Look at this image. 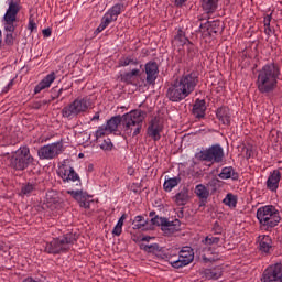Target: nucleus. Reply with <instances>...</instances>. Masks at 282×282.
I'll return each mask as SVG.
<instances>
[{"label":"nucleus","mask_w":282,"mask_h":282,"mask_svg":"<svg viewBox=\"0 0 282 282\" xmlns=\"http://www.w3.org/2000/svg\"><path fill=\"white\" fill-rule=\"evenodd\" d=\"M147 118V112L142 110H131L122 116L111 117L104 127L108 133H116L118 126L121 124V131L127 138H137L142 133V123Z\"/></svg>","instance_id":"nucleus-1"},{"label":"nucleus","mask_w":282,"mask_h":282,"mask_svg":"<svg viewBox=\"0 0 282 282\" xmlns=\"http://www.w3.org/2000/svg\"><path fill=\"white\" fill-rule=\"evenodd\" d=\"M198 83L199 74L197 72L184 73L171 84L167 88L166 96L171 102H182V100H186L195 91Z\"/></svg>","instance_id":"nucleus-2"},{"label":"nucleus","mask_w":282,"mask_h":282,"mask_svg":"<svg viewBox=\"0 0 282 282\" xmlns=\"http://www.w3.org/2000/svg\"><path fill=\"white\" fill-rule=\"evenodd\" d=\"M199 162H210V164H219L224 162V148L221 144L216 143L209 148L198 150L189 166L188 175L192 177H199L202 170H199Z\"/></svg>","instance_id":"nucleus-3"},{"label":"nucleus","mask_w":282,"mask_h":282,"mask_svg":"<svg viewBox=\"0 0 282 282\" xmlns=\"http://www.w3.org/2000/svg\"><path fill=\"white\" fill-rule=\"evenodd\" d=\"M279 76H281V68L278 64L269 63L264 65L257 76L256 85L260 94H272L279 85Z\"/></svg>","instance_id":"nucleus-4"},{"label":"nucleus","mask_w":282,"mask_h":282,"mask_svg":"<svg viewBox=\"0 0 282 282\" xmlns=\"http://www.w3.org/2000/svg\"><path fill=\"white\" fill-rule=\"evenodd\" d=\"M21 12V4L17 0H11L9 7L2 18V25L4 31V43L12 47L14 41L17 40V28L19 19L17 18Z\"/></svg>","instance_id":"nucleus-5"},{"label":"nucleus","mask_w":282,"mask_h":282,"mask_svg":"<svg viewBox=\"0 0 282 282\" xmlns=\"http://www.w3.org/2000/svg\"><path fill=\"white\" fill-rule=\"evenodd\" d=\"M256 217L262 230H272L281 224V214L274 205H264L257 209Z\"/></svg>","instance_id":"nucleus-6"},{"label":"nucleus","mask_w":282,"mask_h":282,"mask_svg":"<svg viewBox=\"0 0 282 282\" xmlns=\"http://www.w3.org/2000/svg\"><path fill=\"white\" fill-rule=\"evenodd\" d=\"M76 241H78V236H76V234H66L54 238L50 242H45L44 252L47 254H62L63 252H68Z\"/></svg>","instance_id":"nucleus-7"},{"label":"nucleus","mask_w":282,"mask_h":282,"mask_svg":"<svg viewBox=\"0 0 282 282\" xmlns=\"http://www.w3.org/2000/svg\"><path fill=\"white\" fill-rule=\"evenodd\" d=\"M89 109H91V98L78 97L62 109V116L67 120H74V118H78Z\"/></svg>","instance_id":"nucleus-8"},{"label":"nucleus","mask_w":282,"mask_h":282,"mask_svg":"<svg viewBox=\"0 0 282 282\" xmlns=\"http://www.w3.org/2000/svg\"><path fill=\"white\" fill-rule=\"evenodd\" d=\"M34 162V158L30 154V148L22 147L18 149L11 158V164L17 171L28 169L29 164Z\"/></svg>","instance_id":"nucleus-9"},{"label":"nucleus","mask_w":282,"mask_h":282,"mask_svg":"<svg viewBox=\"0 0 282 282\" xmlns=\"http://www.w3.org/2000/svg\"><path fill=\"white\" fill-rule=\"evenodd\" d=\"M124 10V3H117L108 9V11L101 18L99 26L96 29L97 34H100V32H105V30H107V28H109L111 23L118 21V15L122 14Z\"/></svg>","instance_id":"nucleus-10"},{"label":"nucleus","mask_w":282,"mask_h":282,"mask_svg":"<svg viewBox=\"0 0 282 282\" xmlns=\"http://www.w3.org/2000/svg\"><path fill=\"white\" fill-rule=\"evenodd\" d=\"M61 153H63V142L61 141L43 145L37 151L40 160H54Z\"/></svg>","instance_id":"nucleus-11"},{"label":"nucleus","mask_w":282,"mask_h":282,"mask_svg":"<svg viewBox=\"0 0 282 282\" xmlns=\"http://www.w3.org/2000/svg\"><path fill=\"white\" fill-rule=\"evenodd\" d=\"M193 259H195V254L193 253V249L191 247H184L180 253L177 260L170 261L172 268H185V265H189L193 263Z\"/></svg>","instance_id":"nucleus-12"},{"label":"nucleus","mask_w":282,"mask_h":282,"mask_svg":"<svg viewBox=\"0 0 282 282\" xmlns=\"http://www.w3.org/2000/svg\"><path fill=\"white\" fill-rule=\"evenodd\" d=\"M262 282H282V267L281 264H275L269 267L261 279Z\"/></svg>","instance_id":"nucleus-13"},{"label":"nucleus","mask_w":282,"mask_h":282,"mask_svg":"<svg viewBox=\"0 0 282 282\" xmlns=\"http://www.w3.org/2000/svg\"><path fill=\"white\" fill-rule=\"evenodd\" d=\"M164 129V126H162V122L160 119L154 118L151 120V122L148 126L147 134L149 138H151L154 142H158L162 138V131Z\"/></svg>","instance_id":"nucleus-14"},{"label":"nucleus","mask_w":282,"mask_h":282,"mask_svg":"<svg viewBox=\"0 0 282 282\" xmlns=\"http://www.w3.org/2000/svg\"><path fill=\"white\" fill-rule=\"evenodd\" d=\"M66 193L78 202L82 208H89L88 199L91 196H89L86 192H83L82 189H68Z\"/></svg>","instance_id":"nucleus-15"},{"label":"nucleus","mask_w":282,"mask_h":282,"mask_svg":"<svg viewBox=\"0 0 282 282\" xmlns=\"http://www.w3.org/2000/svg\"><path fill=\"white\" fill-rule=\"evenodd\" d=\"M57 175L59 177H78V174L74 170V166H72L69 160H64L62 163H59Z\"/></svg>","instance_id":"nucleus-16"},{"label":"nucleus","mask_w":282,"mask_h":282,"mask_svg":"<svg viewBox=\"0 0 282 282\" xmlns=\"http://www.w3.org/2000/svg\"><path fill=\"white\" fill-rule=\"evenodd\" d=\"M145 74H147L145 80L148 85H154L155 80H158V74H160V70L158 68V63L148 62L145 64Z\"/></svg>","instance_id":"nucleus-17"},{"label":"nucleus","mask_w":282,"mask_h":282,"mask_svg":"<svg viewBox=\"0 0 282 282\" xmlns=\"http://www.w3.org/2000/svg\"><path fill=\"white\" fill-rule=\"evenodd\" d=\"M232 115L230 113V108L223 106L216 110V118L225 127H230V120Z\"/></svg>","instance_id":"nucleus-18"},{"label":"nucleus","mask_w":282,"mask_h":282,"mask_svg":"<svg viewBox=\"0 0 282 282\" xmlns=\"http://www.w3.org/2000/svg\"><path fill=\"white\" fill-rule=\"evenodd\" d=\"M56 80V74L51 73L46 75L34 88V94H41L44 89H50L52 83Z\"/></svg>","instance_id":"nucleus-19"},{"label":"nucleus","mask_w":282,"mask_h":282,"mask_svg":"<svg viewBox=\"0 0 282 282\" xmlns=\"http://www.w3.org/2000/svg\"><path fill=\"white\" fill-rule=\"evenodd\" d=\"M192 113L198 120L206 117V100L204 99H196L193 105Z\"/></svg>","instance_id":"nucleus-20"},{"label":"nucleus","mask_w":282,"mask_h":282,"mask_svg":"<svg viewBox=\"0 0 282 282\" xmlns=\"http://www.w3.org/2000/svg\"><path fill=\"white\" fill-rule=\"evenodd\" d=\"M189 193L188 187H183L178 193H176L173 198L176 206H186L188 202H191Z\"/></svg>","instance_id":"nucleus-21"},{"label":"nucleus","mask_w":282,"mask_h":282,"mask_svg":"<svg viewBox=\"0 0 282 282\" xmlns=\"http://www.w3.org/2000/svg\"><path fill=\"white\" fill-rule=\"evenodd\" d=\"M194 193L200 202H206L210 197V189L204 184L196 185Z\"/></svg>","instance_id":"nucleus-22"},{"label":"nucleus","mask_w":282,"mask_h":282,"mask_svg":"<svg viewBox=\"0 0 282 282\" xmlns=\"http://www.w3.org/2000/svg\"><path fill=\"white\" fill-rule=\"evenodd\" d=\"M36 186L37 184L34 181L23 183L19 193L20 197H30L36 191Z\"/></svg>","instance_id":"nucleus-23"},{"label":"nucleus","mask_w":282,"mask_h":282,"mask_svg":"<svg viewBox=\"0 0 282 282\" xmlns=\"http://www.w3.org/2000/svg\"><path fill=\"white\" fill-rule=\"evenodd\" d=\"M118 65L119 67H129V65L135 67L140 65V61H138V57L133 55H128L120 57Z\"/></svg>","instance_id":"nucleus-24"},{"label":"nucleus","mask_w":282,"mask_h":282,"mask_svg":"<svg viewBox=\"0 0 282 282\" xmlns=\"http://www.w3.org/2000/svg\"><path fill=\"white\" fill-rule=\"evenodd\" d=\"M259 250L264 252V254L270 253L272 250V238L270 236L264 235L260 237Z\"/></svg>","instance_id":"nucleus-25"},{"label":"nucleus","mask_w":282,"mask_h":282,"mask_svg":"<svg viewBox=\"0 0 282 282\" xmlns=\"http://www.w3.org/2000/svg\"><path fill=\"white\" fill-rule=\"evenodd\" d=\"M137 76H140V69L134 68L131 72L121 75V80L122 83H127V85H134Z\"/></svg>","instance_id":"nucleus-26"},{"label":"nucleus","mask_w":282,"mask_h":282,"mask_svg":"<svg viewBox=\"0 0 282 282\" xmlns=\"http://www.w3.org/2000/svg\"><path fill=\"white\" fill-rule=\"evenodd\" d=\"M63 182L66 185V188H69L68 191H78L82 184L80 177H64Z\"/></svg>","instance_id":"nucleus-27"},{"label":"nucleus","mask_w":282,"mask_h":282,"mask_svg":"<svg viewBox=\"0 0 282 282\" xmlns=\"http://www.w3.org/2000/svg\"><path fill=\"white\" fill-rule=\"evenodd\" d=\"M218 0H203L202 8L206 14H213L217 10Z\"/></svg>","instance_id":"nucleus-28"},{"label":"nucleus","mask_w":282,"mask_h":282,"mask_svg":"<svg viewBox=\"0 0 282 282\" xmlns=\"http://www.w3.org/2000/svg\"><path fill=\"white\" fill-rule=\"evenodd\" d=\"M181 182H182V178L180 177L166 178L163 184V189L166 193H171V191H173V188H175V186H177V184H180Z\"/></svg>","instance_id":"nucleus-29"},{"label":"nucleus","mask_w":282,"mask_h":282,"mask_svg":"<svg viewBox=\"0 0 282 282\" xmlns=\"http://www.w3.org/2000/svg\"><path fill=\"white\" fill-rule=\"evenodd\" d=\"M173 43L178 47H183V45H186V43H188V39L186 37V34L184 33V31L182 30L177 31L176 35L174 36Z\"/></svg>","instance_id":"nucleus-30"},{"label":"nucleus","mask_w":282,"mask_h":282,"mask_svg":"<svg viewBox=\"0 0 282 282\" xmlns=\"http://www.w3.org/2000/svg\"><path fill=\"white\" fill-rule=\"evenodd\" d=\"M180 219H175L173 221L166 220L165 226L163 227V230L165 232H177L180 230Z\"/></svg>","instance_id":"nucleus-31"},{"label":"nucleus","mask_w":282,"mask_h":282,"mask_svg":"<svg viewBox=\"0 0 282 282\" xmlns=\"http://www.w3.org/2000/svg\"><path fill=\"white\" fill-rule=\"evenodd\" d=\"M281 182L280 177H269L267 180V188L272 193H276L279 189V183Z\"/></svg>","instance_id":"nucleus-32"},{"label":"nucleus","mask_w":282,"mask_h":282,"mask_svg":"<svg viewBox=\"0 0 282 282\" xmlns=\"http://www.w3.org/2000/svg\"><path fill=\"white\" fill-rule=\"evenodd\" d=\"M207 189L209 191V194L217 193L219 188H221V181L218 178H212L207 184Z\"/></svg>","instance_id":"nucleus-33"},{"label":"nucleus","mask_w":282,"mask_h":282,"mask_svg":"<svg viewBox=\"0 0 282 282\" xmlns=\"http://www.w3.org/2000/svg\"><path fill=\"white\" fill-rule=\"evenodd\" d=\"M219 25H220V22L213 21V22H207L205 24H200L199 29L204 30V29L207 28V30L209 32H213L214 34H217V32H219Z\"/></svg>","instance_id":"nucleus-34"},{"label":"nucleus","mask_w":282,"mask_h":282,"mask_svg":"<svg viewBox=\"0 0 282 282\" xmlns=\"http://www.w3.org/2000/svg\"><path fill=\"white\" fill-rule=\"evenodd\" d=\"M205 276L206 279L217 281V279H220L221 276V269H207L205 270Z\"/></svg>","instance_id":"nucleus-35"},{"label":"nucleus","mask_w":282,"mask_h":282,"mask_svg":"<svg viewBox=\"0 0 282 282\" xmlns=\"http://www.w3.org/2000/svg\"><path fill=\"white\" fill-rule=\"evenodd\" d=\"M223 203L225 204V206H229V208H237V196L229 193L226 195Z\"/></svg>","instance_id":"nucleus-36"},{"label":"nucleus","mask_w":282,"mask_h":282,"mask_svg":"<svg viewBox=\"0 0 282 282\" xmlns=\"http://www.w3.org/2000/svg\"><path fill=\"white\" fill-rule=\"evenodd\" d=\"M133 230H140V228H144L147 226V220L143 216H135L133 220Z\"/></svg>","instance_id":"nucleus-37"},{"label":"nucleus","mask_w":282,"mask_h":282,"mask_svg":"<svg viewBox=\"0 0 282 282\" xmlns=\"http://www.w3.org/2000/svg\"><path fill=\"white\" fill-rule=\"evenodd\" d=\"M110 133L111 132H109V130H107L105 126H101L95 132V138H96L95 141L100 142V138H105V135H109Z\"/></svg>","instance_id":"nucleus-38"},{"label":"nucleus","mask_w":282,"mask_h":282,"mask_svg":"<svg viewBox=\"0 0 282 282\" xmlns=\"http://www.w3.org/2000/svg\"><path fill=\"white\" fill-rule=\"evenodd\" d=\"M219 241H221L219 237H214L213 235H209L203 240V243H205V246H217Z\"/></svg>","instance_id":"nucleus-39"},{"label":"nucleus","mask_w":282,"mask_h":282,"mask_svg":"<svg viewBox=\"0 0 282 282\" xmlns=\"http://www.w3.org/2000/svg\"><path fill=\"white\" fill-rule=\"evenodd\" d=\"M151 224L153 226H161L162 230H164V226H166V218L154 216L153 218H151Z\"/></svg>","instance_id":"nucleus-40"},{"label":"nucleus","mask_w":282,"mask_h":282,"mask_svg":"<svg viewBox=\"0 0 282 282\" xmlns=\"http://www.w3.org/2000/svg\"><path fill=\"white\" fill-rule=\"evenodd\" d=\"M46 199L51 204H58V193L56 191H48L46 193Z\"/></svg>","instance_id":"nucleus-41"},{"label":"nucleus","mask_w":282,"mask_h":282,"mask_svg":"<svg viewBox=\"0 0 282 282\" xmlns=\"http://www.w3.org/2000/svg\"><path fill=\"white\" fill-rule=\"evenodd\" d=\"M100 149H102V151H111V149H113V143L111 142V139H105L100 144Z\"/></svg>","instance_id":"nucleus-42"},{"label":"nucleus","mask_w":282,"mask_h":282,"mask_svg":"<svg viewBox=\"0 0 282 282\" xmlns=\"http://www.w3.org/2000/svg\"><path fill=\"white\" fill-rule=\"evenodd\" d=\"M235 175V170L232 167H224L219 177H232Z\"/></svg>","instance_id":"nucleus-43"},{"label":"nucleus","mask_w":282,"mask_h":282,"mask_svg":"<svg viewBox=\"0 0 282 282\" xmlns=\"http://www.w3.org/2000/svg\"><path fill=\"white\" fill-rule=\"evenodd\" d=\"M202 257L204 259V261H210L212 258H208L210 257V254H213V249L208 246L204 247L203 250H202Z\"/></svg>","instance_id":"nucleus-44"},{"label":"nucleus","mask_w":282,"mask_h":282,"mask_svg":"<svg viewBox=\"0 0 282 282\" xmlns=\"http://www.w3.org/2000/svg\"><path fill=\"white\" fill-rule=\"evenodd\" d=\"M212 232H214L215 235H221V232H224V229L221 228V225H219L218 221L214 223Z\"/></svg>","instance_id":"nucleus-45"},{"label":"nucleus","mask_w":282,"mask_h":282,"mask_svg":"<svg viewBox=\"0 0 282 282\" xmlns=\"http://www.w3.org/2000/svg\"><path fill=\"white\" fill-rule=\"evenodd\" d=\"M28 30H30V32H36L37 30L36 22L32 18L29 19Z\"/></svg>","instance_id":"nucleus-46"},{"label":"nucleus","mask_w":282,"mask_h":282,"mask_svg":"<svg viewBox=\"0 0 282 282\" xmlns=\"http://www.w3.org/2000/svg\"><path fill=\"white\" fill-rule=\"evenodd\" d=\"M142 188V183H132L130 185V191H132V193H140Z\"/></svg>","instance_id":"nucleus-47"},{"label":"nucleus","mask_w":282,"mask_h":282,"mask_svg":"<svg viewBox=\"0 0 282 282\" xmlns=\"http://www.w3.org/2000/svg\"><path fill=\"white\" fill-rule=\"evenodd\" d=\"M112 235H115V237H120V235H122V227L116 225L112 229Z\"/></svg>","instance_id":"nucleus-48"},{"label":"nucleus","mask_w":282,"mask_h":282,"mask_svg":"<svg viewBox=\"0 0 282 282\" xmlns=\"http://www.w3.org/2000/svg\"><path fill=\"white\" fill-rule=\"evenodd\" d=\"M42 34H43L44 39H50V36H52V29H50V28L44 29L42 31Z\"/></svg>","instance_id":"nucleus-49"},{"label":"nucleus","mask_w":282,"mask_h":282,"mask_svg":"<svg viewBox=\"0 0 282 282\" xmlns=\"http://www.w3.org/2000/svg\"><path fill=\"white\" fill-rule=\"evenodd\" d=\"M124 219H127V214H123L119 220L117 221V226H120L121 228L124 226Z\"/></svg>","instance_id":"nucleus-50"},{"label":"nucleus","mask_w":282,"mask_h":282,"mask_svg":"<svg viewBox=\"0 0 282 282\" xmlns=\"http://www.w3.org/2000/svg\"><path fill=\"white\" fill-rule=\"evenodd\" d=\"M14 85V80H10L9 84L3 88V94H8V91H10V89H12V86Z\"/></svg>","instance_id":"nucleus-51"},{"label":"nucleus","mask_w":282,"mask_h":282,"mask_svg":"<svg viewBox=\"0 0 282 282\" xmlns=\"http://www.w3.org/2000/svg\"><path fill=\"white\" fill-rule=\"evenodd\" d=\"M271 21H272V15L264 17V28H270Z\"/></svg>","instance_id":"nucleus-52"},{"label":"nucleus","mask_w":282,"mask_h":282,"mask_svg":"<svg viewBox=\"0 0 282 282\" xmlns=\"http://www.w3.org/2000/svg\"><path fill=\"white\" fill-rule=\"evenodd\" d=\"M186 1H188V0H175V6L177 8H182V6H184V3H186Z\"/></svg>","instance_id":"nucleus-53"},{"label":"nucleus","mask_w":282,"mask_h":282,"mask_svg":"<svg viewBox=\"0 0 282 282\" xmlns=\"http://www.w3.org/2000/svg\"><path fill=\"white\" fill-rule=\"evenodd\" d=\"M90 120L91 122H96V120H100V112H96Z\"/></svg>","instance_id":"nucleus-54"},{"label":"nucleus","mask_w":282,"mask_h":282,"mask_svg":"<svg viewBox=\"0 0 282 282\" xmlns=\"http://www.w3.org/2000/svg\"><path fill=\"white\" fill-rule=\"evenodd\" d=\"M62 95H63V88H61V89L57 91L56 96L53 97V100H56V98H61Z\"/></svg>","instance_id":"nucleus-55"},{"label":"nucleus","mask_w":282,"mask_h":282,"mask_svg":"<svg viewBox=\"0 0 282 282\" xmlns=\"http://www.w3.org/2000/svg\"><path fill=\"white\" fill-rule=\"evenodd\" d=\"M264 32L268 35L272 34V29L270 28V25L269 26H264Z\"/></svg>","instance_id":"nucleus-56"},{"label":"nucleus","mask_w":282,"mask_h":282,"mask_svg":"<svg viewBox=\"0 0 282 282\" xmlns=\"http://www.w3.org/2000/svg\"><path fill=\"white\" fill-rule=\"evenodd\" d=\"M22 282H41L40 280H34L32 278H26L25 280H23Z\"/></svg>","instance_id":"nucleus-57"},{"label":"nucleus","mask_w":282,"mask_h":282,"mask_svg":"<svg viewBox=\"0 0 282 282\" xmlns=\"http://www.w3.org/2000/svg\"><path fill=\"white\" fill-rule=\"evenodd\" d=\"M270 177H281V174L274 171L273 174L270 175Z\"/></svg>","instance_id":"nucleus-58"},{"label":"nucleus","mask_w":282,"mask_h":282,"mask_svg":"<svg viewBox=\"0 0 282 282\" xmlns=\"http://www.w3.org/2000/svg\"><path fill=\"white\" fill-rule=\"evenodd\" d=\"M150 239H151L150 237H143L142 241H150Z\"/></svg>","instance_id":"nucleus-59"},{"label":"nucleus","mask_w":282,"mask_h":282,"mask_svg":"<svg viewBox=\"0 0 282 282\" xmlns=\"http://www.w3.org/2000/svg\"><path fill=\"white\" fill-rule=\"evenodd\" d=\"M251 155H252L251 152H248V151H247L246 158H247V159H248V158H251Z\"/></svg>","instance_id":"nucleus-60"},{"label":"nucleus","mask_w":282,"mask_h":282,"mask_svg":"<svg viewBox=\"0 0 282 282\" xmlns=\"http://www.w3.org/2000/svg\"><path fill=\"white\" fill-rule=\"evenodd\" d=\"M88 171H94V165H88Z\"/></svg>","instance_id":"nucleus-61"},{"label":"nucleus","mask_w":282,"mask_h":282,"mask_svg":"<svg viewBox=\"0 0 282 282\" xmlns=\"http://www.w3.org/2000/svg\"><path fill=\"white\" fill-rule=\"evenodd\" d=\"M155 246H158V245H151V246H149L148 248H149V249L155 248Z\"/></svg>","instance_id":"nucleus-62"},{"label":"nucleus","mask_w":282,"mask_h":282,"mask_svg":"<svg viewBox=\"0 0 282 282\" xmlns=\"http://www.w3.org/2000/svg\"><path fill=\"white\" fill-rule=\"evenodd\" d=\"M84 156H85V154H83V153L78 154V158H84Z\"/></svg>","instance_id":"nucleus-63"},{"label":"nucleus","mask_w":282,"mask_h":282,"mask_svg":"<svg viewBox=\"0 0 282 282\" xmlns=\"http://www.w3.org/2000/svg\"><path fill=\"white\" fill-rule=\"evenodd\" d=\"M153 215H155V212L150 213V217H153Z\"/></svg>","instance_id":"nucleus-64"}]
</instances>
